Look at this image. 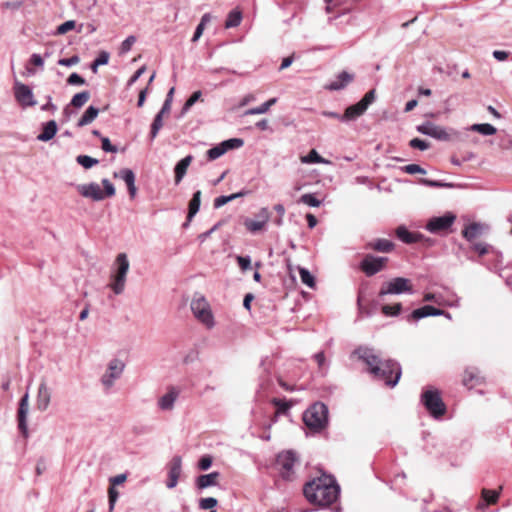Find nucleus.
Returning <instances> with one entry per match:
<instances>
[{
    "instance_id": "nucleus-45",
    "label": "nucleus",
    "mask_w": 512,
    "mask_h": 512,
    "mask_svg": "<svg viewBox=\"0 0 512 512\" xmlns=\"http://www.w3.org/2000/svg\"><path fill=\"white\" fill-rule=\"evenodd\" d=\"M431 307L430 305H425L421 308L413 310L410 317L414 320H420L422 318L431 316Z\"/></svg>"
},
{
    "instance_id": "nucleus-50",
    "label": "nucleus",
    "mask_w": 512,
    "mask_h": 512,
    "mask_svg": "<svg viewBox=\"0 0 512 512\" xmlns=\"http://www.w3.org/2000/svg\"><path fill=\"white\" fill-rule=\"evenodd\" d=\"M225 149L222 147L221 143L210 148L207 151V158L209 160H216L217 158L221 157L223 154H225Z\"/></svg>"
},
{
    "instance_id": "nucleus-8",
    "label": "nucleus",
    "mask_w": 512,
    "mask_h": 512,
    "mask_svg": "<svg viewBox=\"0 0 512 512\" xmlns=\"http://www.w3.org/2000/svg\"><path fill=\"white\" fill-rule=\"evenodd\" d=\"M298 461L296 453L292 450L282 451L276 457V468L280 476L285 480L294 478V466Z\"/></svg>"
},
{
    "instance_id": "nucleus-62",
    "label": "nucleus",
    "mask_w": 512,
    "mask_h": 512,
    "mask_svg": "<svg viewBox=\"0 0 512 512\" xmlns=\"http://www.w3.org/2000/svg\"><path fill=\"white\" fill-rule=\"evenodd\" d=\"M268 111L265 103H262L260 106L258 107H253V108H250L248 109L246 112H245V115H258V114H264Z\"/></svg>"
},
{
    "instance_id": "nucleus-4",
    "label": "nucleus",
    "mask_w": 512,
    "mask_h": 512,
    "mask_svg": "<svg viewBox=\"0 0 512 512\" xmlns=\"http://www.w3.org/2000/svg\"><path fill=\"white\" fill-rule=\"evenodd\" d=\"M303 421L310 430L321 431L328 424V407L322 402L312 404L304 412Z\"/></svg>"
},
{
    "instance_id": "nucleus-18",
    "label": "nucleus",
    "mask_w": 512,
    "mask_h": 512,
    "mask_svg": "<svg viewBox=\"0 0 512 512\" xmlns=\"http://www.w3.org/2000/svg\"><path fill=\"white\" fill-rule=\"evenodd\" d=\"M180 391L176 387H169L168 391L158 399V407L163 411H171L179 397Z\"/></svg>"
},
{
    "instance_id": "nucleus-15",
    "label": "nucleus",
    "mask_w": 512,
    "mask_h": 512,
    "mask_svg": "<svg viewBox=\"0 0 512 512\" xmlns=\"http://www.w3.org/2000/svg\"><path fill=\"white\" fill-rule=\"evenodd\" d=\"M168 467V480L166 487L173 489L177 486L179 477L182 473V458L179 455L173 456L167 465Z\"/></svg>"
},
{
    "instance_id": "nucleus-10",
    "label": "nucleus",
    "mask_w": 512,
    "mask_h": 512,
    "mask_svg": "<svg viewBox=\"0 0 512 512\" xmlns=\"http://www.w3.org/2000/svg\"><path fill=\"white\" fill-rule=\"evenodd\" d=\"M403 293L412 294L413 293V287L411 284V281L404 277H396L391 279L388 282H385L380 291H379V297H383L385 295H399Z\"/></svg>"
},
{
    "instance_id": "nucleus-49",
    "label": "nucleus",
    "mask_w": 512,
    "mask_h": 512,
    "mask_svg": "<svg viewBox=\"0 0 512 512\" xmlns=\"http://www.w3.org/2000/svg\"><path fill=\"white\" fill-rule=\"evenodd\" d=\"M201 96V91H195L194 93H192V95L187 99V101L183 105L182 114L188 112L190 108L201 98Z\"/></svg>"
},
{
    "instance_id": "nucleus-6",
    "label": "nucleus",
    "mask_w": 512,
    "mask_h": 512,
    "mask_svg": "<svg viewBox=\"0 0 512 512\" xmlns=\"http://www.w3.org/2000/svg\"><path fill=\"white\" fill-rule=\"evenodd\" d=\"M421 403L429 414L436 419L441 418L446 413V405L437 389L430 388L423 391Z\"/></svg>"
},
{
    "instance_id": "nucleus-27",
    "label": "nucleus",
    "mask_w": 512,
    "mask_h": 512,
    "mask_svg": "<svg viewBox=\"0 0 512 512\" xmlns=\"http://www.w3.org/2000/svg\"><path fill=\"white\" fill-rule=\"evenodd\" d=\"M193 160L192 155H187L183 159H181L175 166V183L179 184L184 176L186 175L187 169Z\"/></svg>"
},
{
    "instance_id": "nucleus-38",
    "label": "nucleus",
    "mask_w": 512,
    "mask_h": 512,
    "mask_svg": "<svg viewBox=\"0 0 512 512\" xmlns=\"http://www.w3.org/2000/svg\"><path fill=\"white\" fill-rule=\"evenodd\" d=\"M300 160L304 164L328 163V161L321 157L315 149H312L307 155L302 156Z\"/></svg>"
},
{
    "instance_id": "nucleus-59",
    "label": "nucleus",
    "mask_w": 512,
    "mask_h": 512,
    "mask_svg": "<svg viewBox=\"0 0 512 512\" xmlns=\"http://www.w3.org/2000/svg\"><path fill=\"white\" fill-rule=\"evenodd\" d=\"M67 84H69V85H84L85 79L77 73H72L67 78Z\"/></svg>"
},
{
    "instance_id": "nucleus-40",
    "label": "nucleus",
    "mask_w": 512,
    "mask_h": 512,
    "mask_svg": "<svg viewBox=\"0 0 512 512\" xmlns=\"http://www.w3.org/2000/svg\"><path fill=\"white\" fill-rule=\"evenodd\" d=\"M301 282L309 288L315 287V278L306 268H299Z\"/></svg>"
},
{
    "instance_id": "nucleus-19",
    "label": "nucleus",
    "mask_w": 512,
    "mask_h": 512,
    "mask_svg": "<svg viewBox=\"0 0 512 512\" xmlns=\"http://www.w3.org/2000/svg\"><path fill=\"white\" fill-rule=\"evenodd\" d=\"M114 177L121 178L127 185L130 197L133 199L136 196L137 188L135 186V174L129 168L121 169L119 172L114 173Z\"/></svg>"
},
{
    "instance_id": "nucleus-14",
    "label": "nucleus",
    "mask_w": 512,
    "mask_h": 512,
    "mask_svg": "<svg viewBox=\"0 0 512 512\" xmlns=\"http://www.w3.org/2000/svg\"><path fill=\"white\" fill-rule=\"evenodd\" d=\"M14 96L16 101L24 108L33 107L37 104L32 89L19 81L15 82Z\"/></svg>"
},
{
    "instance_id": "nucleus-53",
    "label": "nucleus",
    "mask_w": 512,
    "mask_h": 512,
    "mask_svg": "<svg viewBox=\"0 0 512 512\" xmlns=\"http://www.w3.org/2000/svg\"><path fill=\"white\" fill-rule=\"evenodd\" d=\"M421 183L426 186L434 187V188L453 187V184H451V183H446V182H441V181H436V180H429V179H422Z\"/></svg>"
},
{
    "instance_id": "nucleus-39",
    "label": "nucleus",
    "mask_w": 512,
    "mask_h": 512,
    "mask_svg": "<svg viewBox=\"0 0 512 512\" xmlns=\"http://www.w3.org/2000/svg\"><path fill=\"white\" fill-rule=\"evenodd\" d=\"M244 226L246 227V229L248 231L255 234V233L263 230L266 226V223H264L260 220H252V219L247 218L244 221Z\"/></svg>"
},
{
    "instance_id": "nucleus-55",
    "label": "nucleus",
    "mask_w": 512,
    "mask_h": 512,
    "mask_svg": "<svg viewBox=\"0 0 512 512\" xmlns=\"http://www.w3.org/2000/svg\"><path fill=\"white\" fill-rule=\"evenodd\" d=\"M80 61V58L78 55H73L70 58H62L58 60V64L61 66L71 67L76 64H78Z\"/></svg>"
},
{
    "instance_id": "nucleus-36",
    "label": "nucleus",
    "mask_w": 512,
    "mask_h": 512,
    "mask_svg": "<svg viewBox=\"0 0 512 512\" xmlns=\"http://www.w3.org/2000/svg\"><path fill=\"white\" fill-rule=\"evenodd\" d=\"M242 21V13L238 10H232L229 12L225 21V28H234L240 25Z\"/></svg>"
},
{
    "instance_id": "nucleus-22",
    "label": "nucleus",
    "mask_w": 512,
    "mask_h": 512,
    "mask_svg": "<svg viewBox=\"0 0 512 512\" xmlns=\"http://www.w3.org/2000/svg\"><path fill=\"white\" fill-rule=\"evenodd\" d=\"M396 236L406 244H413L421 241L424 236L420 233L410 232L405 226H399L396 229Z\"/></svg>"
},
{
    "instance_id": "nucleus-23",
    "label": "nucleus",
    "mask_w": 512,
    "mask_h": 512,
    "mask_svg": "<svg viewBox=\"0 0 512 512\" xmlns=\"http://www.w3.org/2000/svg\"><path fill=\"white\" fill-rule=\"evenodd\" d=\"M486 229V225L474 222L465 227L462 231V235L467 241L472 242L474 239L481 236Z\"/></svg>"
},
{
    "instance_id": "nucleus-24",
    "label": "nucleus",
    "mask_w": 512,
    "mask_h": 512,
    "mask_svg": "<svg viewBox=\"0 0 512 512\" xmlns=\"http://www.w3.org/2000/svg\"><path fill=\"white\" fill-rule=\"evenodd\" d=\"M220 477L219 472H211L209 474H203L197 477L196 479V487L200 490L216 486L218 484V478Z\"/></svg>"
},
{
    "instance_id": "nucleus-5",
    "label": "nucleus",
    "mask_w": 512,
    "mask_h": 512,
    "mask_svg": "<svg viewBox=\"0 0 512 512\" xmlns=\"http://www.w3.org/2000/svg\"><path fill=\"white\" fill-rule=\"evenodd\" d=\"M102 184L104 191H102L100 185L95 182L78 185L77 190L83 197L90 198L93 201H101L105 199V197L115 195V187L108 179H103Z\"/></svg>"
},
{
    "instance_id": "nucleus-35",
    "label": "nucleus",
    "mask_w": 512,
    "mask_h": 512,
    "mask_svg": "<svg viewBox=\"0 0 512 512\" xmlns=\"http://www.w3.org/2000/svg\"><path fill=\"white\" fill-rule=\"evenodd\" d=\"M212 20V15L210 13H205L201 20H200V23L197 25L196 29H195V32H194V35L192 37V42H196L200 39V37L202 36L203 34V31L205 29V26Z\"/></svg>"
},
{
    "instance_id": "nucleus-12",
    "label": "nucleus",
    "mask_w": 512,
    "mask_h": 512,
    "mask_svg": "<svg viewBox=\"0 0 512 512\" xmlns=\"http://www.w3.org/2000/svg\"><path fill=\"white\" fill-rule=\"evenodd\" d=\"M387 261V257H377L372 254H368L361 261L360 268L366 276L371 277L382 271Z\"/></svg>"
},
{
    "instance_id": "nucleus-26",
    "label": "nucleus",
    "mask_w": 512,
    "mask_h": 512,
    "mask_svg": "<svg viewBox=\"0 0 512 512\" xmlns=\"http://www.w3.org/2000/svg\"><path fill=\"white\" fill-rule=\"evenodd\" d=\"M394 243L388 239L378 238L372 242L367 243L368 249L375 250L377 252L389 253L394 249Z\"/></svg>"
},
{
    "instance_id": "nucleus-64",
    "label": "nucleus",
    "mask_w": 512,
    "mask_h": 512,
    "mask_svg": "<svg viewBox=\"0 0 512 512\" xmlns=\"http://www.w3.org/2000/svg\"><path fill=\"white\" fill-rule=\"evenodd\" d=\"M270 217H271L270 212H269L268 208H266V207L261 208L257 214V218H258L257 220H260L266 224L270 220Z\"/></svg>"
},
{
    "instance_id": "nucleus-37",
    "label": "nucleus",
    "mask_w": 512,
    "mask_h": 512,
    "mask_svg": "<svg viewBox=\"0 0 512 512\" xmlns=\"http://www.w3.org/2000/svg\"><path fill=\"white\" fill-rule=\"evenodd\" d=\"M90 98V92L89 91H82L80 93L75 94L70 102V105H72L75 108H81Z\"/></svg>"
},
{
    "instance_id": "nucleus-42",
    "label": "nucleus",
    "mask_w": 512,
    "mask_h": 512,
    "mask_svg": "<svg viewBox=\"0 0 512 512\" xmlns=\"http://www.w3.org/2000/svg\"><path fill=\"white\" fill-rule=\"evenodd\" d=\"M163 126V116L161 114H156L152 124H151V131H150V139L153 140L158 135V132Z\"/></svg>"
},
{
    "instance_id": "nucleus-20",
    "label": "nucleus",
    "mask_w": 512,
    "mask_h": 512,
    "mask_svg": "<svg viewBox=\"0 0 512 512\" xmlns=\"http://www.w3.org/2000/svg\"><path fill=\"white\" fill-rule=\"evenodd\" d=\"M51 401V392L45 381H42L38 387L37 407L41 411H45Z\"/></svg>"
},
{
    "instance_id": "nucleus-7",
    "label": "nucleus",
    "mask_w": 512,
    "mask_h": 512,
    "mask_svg": "<svg viewBox=\"0 0 512 512\" xmlns=\"http://www.w3.org/2000/svg\"><path fill=\"white\" fill-rule=\"evenodd\" d=\"M191 310L195 318L204 324L208 329L214 327V317L210 305L202 295H195L191 301Z\"/></svg>"
},
{
    "instance_id": "nucleus-29",
    "label": "nucleus",
    "mask_w": 512,
    "mask_h": 512,
    "mask_svg": "<svg viewBox=\"0 0 512 512\" xmlns=\"http://www.w3.org/2000/svg\"><path fill=\"white\" fill-rule=\"evenodd\" d=\"M481 377L477 368H468L464 372L463 385L472 388L474 385L480 383Z\"/></svg>"
},
{
    "instance_id": "nucleus-16",
    "label": "nucleus",
    "mask_w": 512,
    "mask_h": 512,
    "mask_svg": "<svg viewBox=\"0 0 512 512\" xmlns=\"http://www.w3.org/2000/svg\"><path fill=\"white\" fill-rule=\"evenodd\" d=\"M417 131L421 134L433 137L438 140H448L449 135L446 130L440 126H437L431 122H425L417 126Z\"/></svg>"
},
{
    "instance_id": "nucleus-25",
    "label": "nucleus",
    "mask_w": 512,
    "mask_h": 512,
    "mask_svg": "<svg viewBox=\"0 0 512 512\" xmlns=\"http://www.w3.org/2000/svg\"><path fill=\"white\" fill-rule=\"evenodd\" d=\"M58 127L55 120L43 124L42 132L37 136L38 141H50L57 133Z\"/></svg>"
},
{
    "instance_id": "nucleus-52",
    "label": "nucleus",
    "mask_w": 512,
    "mask_h": 512,
    "mask_svg": "<svg viewBox=\"0 0 512 512\" xmlns=\"http://www.w3.org/2000/svg\"><path fill=\"white\" fill-rule=\"evenodd\" d=\"M75 26L76 22L74 20H68L57 27V34H65L68 31L73 30Z\"/></svg>"
},
{
    "instance_id": "nucleus-41",
    "label": "nucleus",
    "mask_w": 512,
    "mask_h": 512,
    "mask_svg": "<svg viewBox=\"0 0 512 512\" xmlns=\"http://www.w3.org/2000/svg\"><path fill=\"white\" fill-rule=\"evenodd\" d=\"M222 147L225 149V152L241 148L244 145V141L241 138H231L221 142Z\"/></svg>"
},
{
    "instance_id": "nucleus-30",
    "label": "nucleus",
    "mask_w": 512,
    "mask_h": 512,
    "mask_svg": "<svg viewBox=\"0 0 512 512\" xmlns=\"http://www.w3.org/2000/svg\"><path fill=\"white\" fill-rule=\"evenodd\" d=\"M271 403L277 408L275 417L273 420L274 422L277 421V418L279 415L287 414L289 412L290 408L292 407V402L287 401L285 399H280V398L271 399Z\"/></svg>"
},
{
    "instance_id": "nucleus-32",
    "label": "nucleus",
    "mask_w": 512,
    "mask_h": 512,
    "mask_svg": "<svg viewBox=\"0 0 512 512\" xmlns=\"http://www.w3.org/2000/svg\"><path fill=\"white\" fill-rule=\"evenodd\" d=\"M201 204V191L194 192L192 199L189 202L187 220L191 221L192 218L198 213Z\"/></svg>"
},
{
    "instance_id": "nucleus-11",
    "label": "nucleus",
    "mask_w": 512,
    "mask_h": 512,
    "mask_svg": "<svg viewBox=\"0 0 512 512\" xmlns=\"http://www.w3.org/2000/svg\"><path fill=\"white\" fill-rule=\"evenodd\" d=\"M125 364L122 360L114 358L109 361L105 373L101 377L102 385L108 390L119 379L124 371Z\"/></svg>"
},
{
    "instance_id": "nucleus-57",
    "label": "nucleus",
    "mask_w": 512,
    "mask_h": 512,
    "mask_svg": "<svg viewBox=\"0 0 512 512\" xmlns=\"http://www.w3.org/2000/svg\"><path fill=\"white\" fill-rule=\"evenodd\" d=\"M402 169L404 172H406L408 174H416V173L425 174L426 173V171L418 164H408V165L404 166Z\"/></svg>"
},
{
    "instance_id": "nucleus-9",
    "label": "nucleus",
    "mask_w": 512,
    "mask_h": 512,
    "mask_svg": "<svg viewBox=\"0 0 512 512\" xmlns=\"http://www.w3.org/2000/svg\"><path fill=\"white\" fill-rule=\"evenodd\" d=\"M375 98L376 93L374 89L367 92L358 103L346 108L344 114L341 117L342 122L354 121L358 117L362 116L368 107L375 101Z\"/></svg>"
},
{
    "instance_id": "nucleus-34",
    "label": "nucleus",
    "mask_w": 512,
    "mask_h": 512,
    "mask_svg": "<svg viewBox=\"0 0 512 512\" xmlns=\"http://www.w3.org/2000/svg\"><path fill=\"white\" fill-rule=\"evenodd\" d=\"M469 130L485 136L494 135L497 132V129L489 123L473 124L469 127Z\"/></svg>"
},
{
    "instance_id": "nucleus-17",
    "label": "nucleus",
    "mask_w": 512,
    "mask_h": 512,
    "mask_svg": "<svg viewBox=\"0 0 512 512\" xmlns=\"http://www.w3.org/2000/svg\"><path fill=\"white\" fill-rule=\"evenodd\" d=\"M28 394H25L20 402L18 408V428L23 434L24 437H28V427H27V416L29 412V402H28Z\"/></svg>"
},
{
    "instance_id": "nucleus-56",
    "label": "nucleus",
    "mask_w": 512,
    "mask_h": 512,
    "mask_svg": "<svg viewBox=\"0 0 512 512\" xmlns=\"http://www.w3.org/2000/svg\"><path fill=\"white\" fill-rule=\"evenodd\" d=\"M101 148L105 152L116 153L118 151L115 145H112L108 137H101Z\"/></svg>"
},
{
    "instance_id": "nucleus-46",
    "label": "nucleus",
    "mask_w": 512,
    "mask_h": 512,
    "mask_svg": "<svg viewBox=\"0 0 512 512\" xmlns=\"http://www.w3.org/2000/svg\"><path fill=\"white\" fill-rule=\"evenodd\" d=\"M300 202L310 206V207H319L321 205V201L315 197L312 193L303 194L300 197Z\"/></svg>"
},
{
    "instance_id": "nucleus-44",
    "label": "nucleus",
    "mask_w": 512,
    "mask_h": 512,
    "mask_svg": "<svg viewBox=\"0 0 512 512\" xmlns=\"http://www.w3.org/2000/svg\"><path fill=\"white\" fill-rule=\"evenodd\" d=\"M109 61V53L106 51H102L98 57L92 62L91 70L94 73H97L98 67L101 65H106Z\"/></svg>"
},
{
    "instance_id": "nucleus-51",
    "label": "nucleus",
    "mask_w": 512,
    "mask_h": 512,
    "mask_svg": "<svg viewBox=\"0 0 512 512\" xmlns=\"http://www.w3.org/2000/svg\"><path fill=\"white\" fill-rule=\"evenodd\" d=\"M217 499L213 497L202 498L199 501V508L202 510H210L217 506Z\"/></svg>"
},
{
    "instance_id": "nucleus-60",
    "label": "nucleus",
    "mask_w": 512,
    "mask_h": 512,
    "mask_svg": "<svg viewBox=\"0 0 512 512\" xmlns=\"http://www.w3.org/2000/svg\"><path fill=\"white\" fill-rule=\"evenodd\" d=\"M118 492L116 489L112 486L108 490V497H109V509L112 511L114 509L115 503L118 499Z\"/></svg>"
},
{
    "instance_id": "nucleus-58",
    "label": "nucleus",
    "mask_w": 512,
    "mask_h": 512,
    "mask_svg": "<svg viewBox=\"0 0 512 512\" xmlns=\"http://www.w3.org/2000/svg\"><path fill=\"white\" fill-rule=\"evenodd\" d=\"M212 465V457L209 455L202 456L198 462V468L200 470H208Z\"/></svg>"
},
{
    "instance_id": "nucleus-48",
    "label": "nucleus",
    "mask_w": 512,
    "mask_h": 512,
    "mask_svg": "<svg viewBox=\"0 0 512 512\" xmlns=\"http://www.w3.org/2000/svg\"><path fill=\"white\" fill-rule=\"evenodd\" d=\"M423 300L426 301V302H434L436 303L437 305H440V306H443V305H446V301L443 297L442 294H437V293H425L424 294V297H423Z\"/></svg>"
},
{
    "instance_id": "nucleus-21",
    "label": "nucleus",
    "mask_w": 512,
    "mask_h": 512,
    "mask_svg": "<svg viewBox=\"0 0 512 512\" xmlns=\"http://www.w3.org/2000/svg\"><path fill=\"white\" fill-rule=\"evenodd\" d=\"M354 78L353 74L342 71L338 74L337 78L326 85V89L330 91H339L344 89Z\"/></svg>"
},
{
    "instance_id": "nucleus-13",
    "label": "nucleus",
    "mask_w": 512,
    "mask_h": 512,
    "mask_svg": "<svg viewBox=\"0 0 512 512\" xmlns=\"http://www.w3.org/2000/svg\"><path fill=\"white\" fill-rule=\"evenodd\" d=\"M455 214L448 212L442 216L431 218L425 228L431 233H440L447 231L455 222Z\"/></svg>"
},
{
    "instance_id": "nucleus-33",
    "label": "nucleus",
    "mask_w": 512,
    "mask_h": 512,
    "mask_svg": "<svg viewBox=\"0 0 512 512\" xmlns=\"http://www.w3.org/2000/svg\"><path fill=\"white\" fill-rule=\"evenodd\" d=\"M247 194V191H240V192H237V193H234V194H231V195H222V196H219L217 198L214 199V203H213V206L214 208L218 209L222 206H224L225 204H227L228 202H231L237 198H240V197H243Z\"/></svg>"
},
{
    "instance_id": "nucleus-54",
    "label": "nucleus",
    "mask_w": 512,
    "mask_h": 512,
    "mask_svg": "<svg viewBox=\"0 0 512 512\" xmlns=\"http://www.w3.org/2000/svg\"><path fill=\"white\" fill-rule=\"evenodd\" d=\"M409 145L410 147L419 149L421 151L427 150L429 148V143L419 138L412 139Z\"/></svg>"
},
{
    "instance_id": "nucleus-31",
    "label": "nucleus",
    "mask_w": 512,
    "mask_h": 512,
    "mask_svg": "<svg viewBox=\"0 0 512 512\" xmlns=\"http://www.w3.org/2000/svg\"><path fill=\"white\" fill-rule=\"evenodd\" d=\"M98 114H99V109L98 108H96L94 106H89L85 110V112L83 113L81 118L78 120L77 126L78 127H83V126H86V125L92 123L96 119Z\"/></svg>"
},
{
    "instance_id": "nucleus-1",
    "label": "nucleus",
    "mask_w": 512,
    "mask_h": 512,
    "mask_svg": "<svg viewBox=\"0 0 512 512\" xmlns=\"http://www.w3.org/2000/svg\"><path fill=\"white\" fill-rule=\"evenodd\" d=\"M352 356H356L367 365V370L374 379L383 381L389 387H394L399 382L402 371L400 364L395 360L382 359L373 348L367 346L357 347Z\"/></svg>"
},
{
    "instance_id": "nucleus-3",
    "label": "nucleus",
    "mask_w": 512,
    "mask_h": 512,
    "mask_svg": "<svg viewBox=\"0 0 512 512\" xmlns=\"http://www.w3.org/2000/svg\"><path fill=\"white\" fill-rule=\"evenodd\" d=\"M129 267L130 264L127 255L125 253H119L116 256L110 276V283L108 285L115 295H120L124 292Z\"/></svg>"
},
{
    "instance_id": "nucleus-47",
    "label": "nucleus",
    "mask_w": 512,
    "mask_h": 512,
    "mask_svg": "<svg viewBox=\"0 0 512 512\" xmlns=\"http://www.w3.org/2000/svg\"><path fill=\"white\" fill-rule=\"evenodd\" d=\"M402 305L401 303H396L394 305H384L382 306V313L386 316H397L401 312Z\"/></svg>"
},
{
    "instance_id": "nucleus-43",
    "label": "nucleus",
    "mask_w": 512,
    "mask_h": 512,
    "mask_svg": "<svg viewBox=\"0 0 512 512\" xmlns=\"http://www.w3.org/2000/svg\"><path fill=\"white\" fill-rule=\"evenodd\" d=\"M76 162L81 165L82 167H84L85 169H89L91 167H93L94 165L98 164V160L95 159V158H92L91 156H88V155H78L76 157Z\"/></svg>"
},
{
    "instance_id": "nucleus-2",
    "label": "nucleus",
    "mask_w": 512,
    "mask_h": 512,
    "mask_svg": "<svg viewBox=\"0 0 512 512\" xmlns=\"http://www.w3.org/2000/svg\"><path fill=\"white\" fill-rule=\"evenodd\" d=\"M303 492L311 504L327 507L338 499L340 487L334 477L323 474L306 483Z\"/></svg>"
},
{
    "instance_id": "nucleus-61",
    "label": "nucleus",
    "mask_w": 512,
    "mask_h": 512,
    "mask_svg": "<svg viewBox=\"0 0 512 512\" xmlns=\"http://www.w3.org/2000/svg\"><path fill=\"white\" fill-rule=\"evenodd\" d=\"M237 262H238V265L239 267L243 270V271H246L248 269L251 268V259L249 256H238L237 257Z\"/></svg>"
},
{
    "instance_id": "nucleus-63",
    "label": "nucleus",
    "mask_w": 512,
    "mask_h": 512,
    "mask_svg": "<svg viewBox=\"0 0 512 512\" xmlns=\"http://www.w3.org/2000/svg\"><path fill=\"white\" fill-rule=\"evenodd\" d=\"M135 41V36H128L121 44L122 52H128L131 49L132 45L135 43Z\"/></svg>"
},
{
    "instance_id": "nucleus-28",
    "label": "nucleus",
    "mask_w": 512,
    "mask_h": 512,
    "mask_svg": "<svg viewBox=\"0 0 512 512\" xmlns=\"http://www.w3.org/2000/svg\"><path fill=\"white\" fill-rule=\"evenodd\" d=\"M503 487L500 486L499 490H489V489H482V498L485 502H481L477 505L478 509H484L487 505L495 504L500 496V492L502 491Z\"/></svg>"
}]
</instances>
